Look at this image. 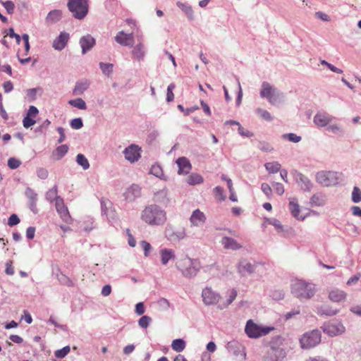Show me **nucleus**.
I'll use <instances>...</instances> for the list:
<instances>
[{"label": "nucleus", "instance_id": "obj_41", "mask_svg": "<svg viewBox=\"0 0 361 361\" xmlns=\"http://www.w3.org/2000/svg\"><path fill=\"white\" fill-rule=\"evenodd\" d=\"M327 130L336 135H342L343 134V130L342 126L338 123H331L327 126Z\"/></svg>", "mask_w": 361, "mask_h": 361}, {"label": "nucleus", "instance_id": "obj_63", "mask_svg": "<svg viewBox=\"0 0 361 361\" xmlns=\"http://www.w3.org/2000/svg\"><path fill=\"white\" fill-rule=\"evenodd\" d=\"M273 187H274L276 192L279 195H282L285 192L284 187H283V184H281L280 183H274L273 184Z\"/></svg>", "mask_w": 361, "mask_h": 361}, {"label": "nucleus", "instance_id": "obj_38", "mask_svg": "<svg viewBox=\"0 0 361 361\" xmlns=\"http://www.w3.org/2000/svg\"><path fill=\"white\" fill-rule=\"evenodd\" d=\"M264 167L268 172L276 173L280 171L281 165L278 161H271L266 163Z\"/></svg>", "mask_w": 361, "mask_h": 361}, {"label": "nucleus", "instance_id": "obj_53", "mask_svg": "<svg viewBox=\"0 0 361 361\" xmlns=\"http://www.w3.org/2000/svg\"><path fill=\"white\" fill-rule=\"evenodd\" d=\"M90 84L87 80H82L77 82L73 90H85L89 88Z\"/></svg>", "mask_w": 361, "mask_h": 361}, {"label": "nucleus", "instance_id": "obj_10", "mask_svg": "<svg viewBox=\"0 0 361 361\" xmlns=\"http://www.w3.org/2000/svg\"><path fill=\"white\" fill-rule=\"evenodd\" d=\"M166 238L171 242L180 241L187 238L185 228L182 227L175 228L171 225H168L164 231Z\"/></svg>", "mask_w": 361, "mask_h": 361}, {"label": "nucleus", "instance_id": "obj_11", "mask_svg": "<svg viewBox=\"0 0 361 361\" xmlns=\"http://www.w3.org/2000/svg\"><path fill=\"white\" fill-rule=\"evenodd\" d=\"M142 149L137 145L131 144L123 151L125 159L130 163L137 162L141 157Z\"/></svg>", "mask_w": 361, "mask_h": 361}, {"label": "nucleus", "instance_id": "obj_46", "mask_svg": "<svg viewBox=\"0 0 361 361\" xmlns=\"http://www.w3.org/2000/svg\"><path fill=\"white\" fill-rule=\"evenodd\" d=\"M351 198L354 203L361 202V190L358 187L353 188Z\"/></svg>", "mask_w": 361, "mask_h": 361}, {"label": "nucleus", "instance_id": "obj_17", "mask_svg": "<svg viewBox=\"0 0 361 361\" xmlns=\"http://www.w3.org/2000/svg\"><path fill=\"white\" fill-rule=\"evenodd\" d=\"M161 264L166 266L171 261L176 259V252L172 248L163 247L159 251Z\"/></svg>", "mask_w": 361, "mask_h": 361}, {"label": "nucleus", "instance_id": "obj_44", "mask_svg": "<svg viewBox=\"0 0 361 361\" xmlns=\"http://www.w3.org/2000/svg\"><path fill=\"white\" fill-rule=\"evenodd\" d=\"M68 103L79 109H85L87 106L84 100L80 98H78L75 99H72L68 102Z\"/></svg>", "mask_w": 361, "mask_h": 361}, {"label": "nucleus", "instance_id": "obj_9", "mask_svg": "<svg viewBox=\"0 0 361 361\" xmlns=\"http://www.w3.org/2000/svg\"><path fill=\"white\" fill-rule=\"evenodd\" d=\"M321 328L324 334L331 337L342 335L345 331V326L340 321L325 322Z\"/></svg>", "mask_w": 361, "mask_h": 361}, {"label": "nucleus", "instance_id": "obj_33", "mask_svg": "<svg viewBox=\"0 0 361 361\" xmlns=\"http://www.w3.org/2000/svg\"><path fill=\"white\" fill-rule=\"evenodd\" d=\"M338 312V310L333 309L329 306H322L317 309V313L320 316H334Z\"/></svg>", "mask_w": 361, "mask_h": 361}, {"label": "nucleus", "instance_id": "obj_37", "mask_svg": "<svg viewBox=\"0 0 361 361\" xmlns=\"http://www.w3.org/2000/svg\"><path fill=\"white\" fill-rule=\"evenodd\" d=\"M171 348L173 350L180 353L185 348V342L181 338H177L172 341Z\"/></svg>", "mask_w": 361, "mask_h": 361}, {"label": "nucleus", "instance_id": "obj_19", "mask_svg": "<svg viewBox=\"0 0 361 361\" xmlns=\"http://www.w3.org/2000/svg\"><path fill=\"white\" fill-rule=\"evenodd\" d=\"M329 299L335 303L343 302L346 300L347 293L338 288H333L329 290Z\"/></svg>", "mask_w": 361, "mask_h": 361}, {"label": "nucleus", "instance_id": "obj_34", "mask_svg": "<svg viewBox=\"0 0 361 361\" xmlns=\"http://www.w3.org/2000/svg\"><path fill=\"white\" fill-rule=\"evenodd\" d=\"M149 173L152 175H154V176L164 180H166V177L164 176L162 168L160 165L157 164H153L149 170Z\"/></svg>", "mask_w": 361, "mask_h": 361}, {"label": "nucleus", "instance_id": "obj_4", "mask_svg": "<svg viewBox=\"0 0 361 361\" xmlns=\"http://www.w3.org/2000/svg\"><path fill=\"white\" fill-rule=\"evenodd\" d=\"M322 334L318 329L305 333L300 339V347L308 350L316 347L321 342Z\"/></svg>", "mask_w": 361, "mask_h": 361}, {"label": "nucleus", "instance_id": "obj_3", "mask_svg": "<svg viewBox=\"0 0 361 361\" xmlns=\"http://www.w3.org/2000/svg\"><path fill=\"white\" fill-rule=\"evenodd\" d=\"M176 267L184 277L190 279L197 274L200 265L197 260L185 256L176 262Z\"/></svg>", "mask_w": 361, "mask_h": 361}, {"label": "nucleus", "instance_id": "obj_6", "mask_svg": "<svg viewBox=\"0 0 361 361\" xmlns=\"http://www.w3.org/2000/svg\"><path fill=\"white\" fill-rule=\"evenodd\" d=\"M340 176L336 171H322L316 174V181L324 187H331L339 183Z\"/></svg>", "mask_w": 361, "mask_h": 361}, {"label": "nucleus", "instance_id": "obj_14", "mask_svg": "<svg viewBox=\"0 0 361 361\" xmlns=\"http://www.w3.org/2000/svg\"><path fill=\"white\" fill-rule=\"evenodd\" d=\"M207 221L206 214L199 209H195L189 217L190 227L200 228L203 226Z\"/></svg>", "mask_w": 361, "mask_h": 361}, {"label": "nucleus", "instance_id": "obj_47", "mask_svg": "<svg viewBox=\"0 0 361 361\" xmlns=\"http://www.w3.org/2000/svg\"><path fill=\"white\" fill-rule=\"evenodd\" d=\"M152 322V318L144 315L138 320V325L142 329H147Z\"/></svg>", "mask_w": 361, "mask_h": 361}, {"label": "nucleus", "instance_id": "obj_1", "mask_svg": "<svg viewBox=\"0 0 361 361\" xmlns=\"http://www.w3.org/2000/svg\"><path fill=\"white\" fill-rule=\"evenodd\" d=\"M140 219L149 226H161L167 221V214L160 206L152 204L146 206L141 212Z\"/></svg>", "mask_w": 361, "mask_h": 361}, {"label": "nucleus", "instance_id": "obj_8", "mask_svg": "<svg viewBox=\"0 0 361 361\" xmlns=\"http://www.w3.org/2000/svg\"><path fill=\"white\" fill-rule=\"evenodd\" d=\"M202 302L206 306L219 305L222 297L221 294L210 286H206L202 290Z\"/></svg>", "mask_w": 361, "mask_h": 361}, {"label": "nucleus", "instance_id": "obj_12", "mask_svg": "<svg viewBox=\"0 0 361 361\" xmlns=\"http://www.w3.org/2000/svg\"><path fill=\"white\" fill-rule=\"evenodd\" d=\"M286 353L283 348L271 346L264 356V361H283Z\"/></svg>", "mask_w": 361, "mask_h": 361}, {"label": "nucleus", "instance_id": "obj_29", "mask_svg": "<svg viewBox=\"0 0 361 361\" xmlns=\"http://www.w3.org/2000/svg\"><path fill=\"white\" fill-rule=\"evenodd\" d=\"M221 242L224 247L227 250H237L242 247V245L235 239L230 237H223Z\"/></svg>", "mask_w": 361, "mask_h": 361}, {"label": "nucleus", "instance_id": "obj_7", "mask_svg": "<svg viewBox=\"0 0 361 361\" xmlns=\"http://www.w3.org/2000/svg\"><path fill=\"white\" fill-rule=\"evenodd\" d=\"M68 7L73 16L78 19L84 18L88 12V4L86 0H69Z\"/></svg>", "mask_w": 361, "mask_h": 361}, {"label": "nucleus", "instance_id": "obj_62", "mask_svg": "<svg viewBox=\"0 0 361 361\" xmlns=\"http://www.w3.org/2000/svg\"><path fill=\"white\" fill-rule=\"evenodd\" d=\"M25 195L29 199V201L37 200V194L30 188L26 189Z\"/></svg>", "mask_w": 361, "mask_h": 361}, {"label": "nucleus", "instance_id": "obj_43", "mask_svg": "<svg viewBox=\"0 0 361 361\" xmlns=\"http://www.w3.org/2000/svg\"><path fill=\"white\" fill-rule=\"evenodd\" d=\"M267 222L269 224L273 226L278 232L281 233V232L284 231L283 226L281 224V222L278 219H274V218L268 219H267Z\"/></svg>", "mask_w": 361, "mask_h": 361}, {"label": "nucleus", "instance_id": "obj_42", "mask_svg": "<svg viewBox=\"0 0 361 361\" xmlns=\"http://www.w3.org/2000/svg\"><path fill=\"white\" fill-rule=\"evenodd\" d=\"M76 161L84 170H87L90 168V164L87 159L82 154H78L77 155Z\"/></svg>", "mask_w": 361, "mask_h": 361}, {"label": "nucleus", "instance_id": "obj_20", "mask_svg": "<svg viewBox=\"0 0 361 361\" xmlns=\"http://www.w3.org/2000/svg\"><path fill=\"white\" fill-rule=\"evenodd\" d=\"M261 97L266 98L272 105H276L283 101V97L280 92H260Z\"/></svg>", "mask_w": 361, "mask_h": 361}, {"label": "nucleus", "instance_id": "obj_26", "mask_svg": "<svg viewBox=\"0 0 361 361\" xmlns=\"http://www.w3.org/2000/svg\"><path fill=\"white\" fill-rule=\"evenodd\" d=\"M176 164L178 166V174H188L192 169L190 161L185 157L178 158Z\"/></svg>", "mask_w": 361, "mask_h": 361}, {"label": "nucleus", "instance_id": "obj_2", "mask_svg": "<svg viewBox=\"0 0 361 361\" xmlns=\"http://www.w3.org/2000/svg\"><path fill=\"white\" fill-rule=\"evenodd\" d=\"M290 291L294 297L303 300L311 299L315 295L317 289L314 283L296 279L291 283Z\"/></svg>", "mask_w": 361, "mask_h": 361}, {"label": "nucleus", "instance_id": "obj_61", "mask_svg": "<svg viewBox=\"0 0 361 361\" xmlns=\"http://www.w3.org/2000/svg\"><path fill=\"white\" fill-rule=\"evenodd\" d=\"M19 222H20V219L15 214L11 215V216L9 217V219L8 220V224L10 226H16V225L18 224Z\"/></svg>", "mask_w": 361, "mask_h": 361}, {"label": "nucleus", "instance_id": "obj_48", "mask_svg": "<svg viewBox=\"0 0 361 361\" xmlns=\"http://www.w3.org/2000/svg\"><path fill=\"white\" fill-rule=\"evenodd\" d=\"M214 194L216 199L219 201H224L226 200V195L224 194V190L220 186H216L214 188Z\"/></svg>", "mask_w": 361, "mask_h": 361}, {"label": "nucleus", "instance_id": "obj_60", "mask_svg": "<svg viewBox=\"0 0 361 361\" xmlns=\"http://www.w3.org/2000/svg\"><path fill=\"white\" fill-rule=\"evenodd\" d=\"M238 133L245 137H250L253 135V133L250 132V130L245 129L243 127H242L240 125L238 126Z\"/></svg>", "mask_w": 361, "mask_h": 361}, {"label": "nucleus", "instance_id": "obj_39", "mask_svg": "<svg viewBox=\"0 0 361 361\" xmlns=\"http://www.w3.org/2000/svg\"><path fill=\"white\" fill-rule=\"evenodd\" d=\"M203 182V178L198 173H191L187 180V183L190 185L200 184Z\"/></svg>", "mask_w": 361, "mask_h": 361}, {"label": "nucleus", "instance_id": "obj_31", "mask_svg": "<svg viewBox=\"0 0 361 361\" xmlns=\"http://www.w3.org/2000/svg\"><path fill=\"white\" fill-rule=\"evenodd\" d=\"M133 58L137 61H141L145 57V46L142 43H139L133 47L132 51Z\"/></svg>", "mask_w": 361, "mask_h": 361}, {"label": "nucleus", "instance_id": "obj_24", "mask_svg": "<svg viewBox=\"0 0 361 361\" xmlns=\"http://www.w3.org/2000/svg\"><path fill=\"white\" fill-rule=\"evenodd\" d=\"M288 208L291 214L295 219L300 221H303L305 219V216H302L300 214V206L295 197L289 198Z\"/></svg>", "mask_w": 361, "mask_h": 361}, {"label": "nucleus", "instance_id": "obj_32", "mask_svg": "<svg viewBox=\"0 0 361 361\" xmlns=\"http://www.w3.org/2000/svg\"><path fill=\"white\" fill-rule=\"evenodd\" d=\"M62 13L60 10H54L50 11L47 18L46 23L47 24H53L58 22L61 18Z\"/></svg>", "mask_w": 361, "mask_h": 361}, {"label": "nucleus", "instance_id": "obj_54", "mask_svg": "<svg viewBox=\"0 0 361 361\" xmlns=\"http://www.w3.org/2000/svg\"><path fill=\"white\" fill-rule=\"evenodd\" d=\"M140 246L142 247V250H144V255L145 257H149V252L152 250V245L145 240H142L140 242Z\"/></svg>", "mask_w": 361, "mask_h": 361}, {"label": "nucleus", "instance_id": "obj_64", "mask_svg": "<svg viewBox=\"0 0 361 361\" xmlns=\"http://www.w3.org/2000/svg\"><path fill=\"white\" fill-rule=\"evenodd\" d=\"M3 5L8 13H13L15 5L11 1H6L3 3Z\"/></svg>", "mask_w": 361, "mask_h": 361}, {"label": "nucleus", "instance_id": "obj_23", "mask_svg": "<svg viewBox=\"0 0 361 361\" xmlns=\"http://www.w3.org/2000/svg\"><path fill=\"white\" fill-rule=\"evenodd\" d=\"M115 40L123 46H132L134 42V37L132 33L126 34L121 31L115 37Z\"/></svg>", "mask_w": 361, "mask_h": 361}, {"label": "nucleus", "instance_id": "obj_49", "mask_svg": "<svg viewBox=\"0 0 361 361\" xmlns=\"http://www.w3.org/2000/svg\"><path fill=\"white\" fill-rule=\"evenodd\" d=\"M70 350L71 349L69 346H65L62 349L56 350L54 355L57 358H63L68 355V353L70 352Z\"/></svg>", "mask_w": 361, "mask_h": 361}, {"label": "nucleus", "instance_id": "obj_57", "mask_svg": "<svg viewBox=\"0 0 361 361\" xmlns=\"http://www.w3.org/2000/svg\"><path fill=\"white\" fill-rule=\"evenodd\" d=\"M36 121L32 117L25 116L23 120V126L25 128H29L35 124Z\"/></svg>", "mask_w": 361, "mask_h": 361}, {"label": "nucleus", "instance_id": "obj_27", "mask_svg": "<svg viewBox=\"0 0 361 361\" xmlns=\"http://www.w3.org/2000/svg\"><path fill=\"white\" fill-rule=\"evenodd\" d=\"M69 39V35L66 32H61L59 36L54 39L53 47L56 50H62L67 44Z\"/></svg>", "mask_w": 361, "mask_h": 361}, {"label": "nucleus", "instance_id": "obj_55", "mask_svg": "<svg viewBox=\"0 0 361 361\" xmlns=\"http://www.w3.org/2000/svg\"><path fill=\"white\" fill-rule=\"evenodd\" d=\"M99 66L103 72L106 75H109L112 72L113 65L111 63H100Z\"/></svg>", "mask_w": 361, "mask_h": 361}, {"label": "nucleus", "instance_id": "obj_21", "mask_svg": "<svg viewBox=\"0 0 361 361\" xmlns=\"http://www.w3.org/2000/svg\"><path fill=\"white\" fill-rule=\"evenodd\" d=\"M141 195V188L139 185L133 184L127 188L123 194L125 199L129 202L134 201Z\"/></svg>", "mask_w": 361, "mask_h": 361}, {"label": "nucleus", "instance_id": "obj_51", "mask_svg": "<svg viewBox=\"0 0 361 361\" xmlns=\"http://www.w3.org/2000/svg\"><path fill=\"white\" fill-rule=\"evenodd\" d=\"M58 197H57V188L56 186L49 190L46 194V198L51 202H52L53 200L56 201V198Z\"/></svg>", "mask_w": 361, "mask_h": 361}, {"label": "nucleus", "instance_id": "obj_50", "mask_svg": "<svg viewBox=\"0 0 361 361\" xmlns=\"http://www.w3.org/2000/svg\"><path fill=\"white\" fill-rule=\"evenodd\" d=\"M283 137L294 143L299 142L302 140V137L300 136L292 133L284 134L283 135Z\"/></svg>", "mask_w": 361, "mask_h": 361}, {"label": "nucleus", "instance_id": "obj_40", "mask_svg": "<svg viewBox=\"0 0 361 361\" xmlns=\"http://www.w3.org/2000/svg\"><path fill=\"white\" fill-rule=\"evenodd\" d=\"M255 113L261 118L262 120L266 121H272L274 118L271 116V114L265 109L257 108L255 110Z\"/></svg>", "mask_w": 361, "mask_h": 361}, {"label": "nucleus", "instance_id": "obj_28", "mask_svg": "<svg viewBox=\"0 0 361 361\" xmlns=\"http://www.w3.org/2000/svg\"><path fill=\"white\" fill-rule=\"evenodd\" d=\"M169 190L164 188L154 193V200L159 203L166 204L169 202Z\"/></svg>", "mask_w": 361, "mask_h": 361}, {"label": "nucleus", "instance_id": "obj_56", "mask_svg": "<svg viewBox=\"0 0 361 361\" xmlns=\"http://www.w3.org/2000/svg\"><path fill=\"white\" fill-rule=\"evenodd\" d=\"M261 190L264 192V194L267 196L268 199H269L272 195V190L269 184L266 183H263L261 185Z\"/></svg>", "mask_w": 361, "mask_h": 361}, {"label": "nucleus", "instance_id": "obj_30", "mask_svg": "<svg viewBox=\"0 0 361 361\" xmlns=\"http://www.w3.org/2000/svg\"><path fill=\"white\" fill-rule=\"evenodd\" d=\"M326 197L323 193H315L314 194L310 200V204L312 207H324L326 204Z\"/></svg>", "mask_w": 361, "mask_h": 361}, {"label": "nucleus", "instance_id": "obj_15", "mask_svg": "<svg viewBox=\"0 0 361 361\" xmlns=\"http://www.w3.org/2000/svg\"><path fill=\"white\" fill-rule=\"evenodd\" d=\"M227 350L231 353L234 356L239 358L240 361H245L246 359V353L244 346L233 341L228 342L226 345Z\"/></svg>", "mask_w": 361, "mask_h": 361}, {"label": "nucleus", "instance_id": "obj_5", "mask_svg": "<svg viewBox=\"0 0 361 361\" xmlns=\"http://www.w3.org/2000/svg\"><path fill=\"white\" fill-rule=\"evenodd\" d=\"M272 330L273 327L264 326L258 325L255 323L252 319H249L245 327V332L247 336L250 338H257L269 334Z\"/></svg>", "mask_w": 361, "mask_h": 361}, {"label": "nucleus", "instance_id": "obj_18", "mask_svg": "<svg viewBox=\"0 0 361 361\" xmlns=\"http://www.w3.org/2000/svg\"><path fill=\"white\" fill-rule=\"evenodd\" d=\"M295 179L298 186L305 192H310L313 184L311 180L300 172L295 171Z\"/></svg>", "mask_w": 361, "mask_h": 361}, {"label": "nucleus", "instance_id": "obj_22", "mask_svg": "<svg viewBox=\"0 0 361 361\" xmlns=\"http://www.w3.org/2000/svg\"><path fill=\"white\" fill-rule=\"evenodd\" d=\"M56 209L58 213L60 214L62 219L65 222L68 223L69 221L71 220V216L69 215L68 209L66 207V206L63 204V201L62 198H61V197L56 198Z\"/></svg>", "mask_w": 361, "mask_h": 361}, {"label": "nucleus", "instance_id": "obj_45", "mask_svg": "<svg viewBox=\"0 0 361 361\" xmlns=\"http://www.w3.org/2000/svg\"><path fill=\"white\" fill-rule=\"evenodd\" d=\"M177 5L183 11H184V13L188 16L189 18H192L193 11L191 6L180 2H178Z\"/></svg>", "mask_w": 361, "mask_h": 361}, {"label": "nucleus", "instance_id": "obj_16", "mask_svg": "<svg viewBox=\"0 0 361 361\" xmlns=\"http://www.w3.org/2000/svg\"><path fill=\"white\" fill-rule=\"evenodd\" d=\"M335 119L331 115L325 112H318L313 118L314 123L319 127H327Z\"/></svg>", "mask_w": 361, "mask_h": 361}, {"label": "nucleus", "instance_id": "obj_58", "mask_svg": "<svg viewBox=\"0 0 361 361\" xmlns=\"http://www.w3.org/2000/svg\"><path fill=\"white\" fill-rule=\"evenodd\" d=\"M21 162L20 161H19L18 159H16V158H10L8 160V166L10 169H16L17 168H18L20 165Z\"/></svg>", "mask_w": 361, "mask_h": 361}, {"label": "nucleus", "instance_id": "obj_13", "mask_svg": "<svg viewBox=\"0 0 361 361\" xmlns=\"http://www.w3.org/2000/svg\"><path fill=\"white\" fill-rule=\"evenodd\" d=\"M257 267V264L252 263L246 259H241L237 264V271L240 276H245L255 273Z\"/></svg>", "mask_w": 361, "mask_h": 361}, {"label": "nucleus", "instance_id": "obj_59", "mask_svg": "<svg viewBox=\"0 0 361 361\" xmlns=\"http://www.w3.org/2000/svg\"><path fill=\"white\" fill-rule=\"evenodd\" d=\"M82 126H83L82 121L80 118H74L71 121V126L73 129H76V130L80 129L82 127Z\"/></svg>", "mask_w": 361, "mask_h": 361}, {"label": "nucleus", "instance_id": "obj_52", "mask_svg": "<svg viewBox=\"0 0 361 361\" xmlns=\"http://www.w3.org/2000/svg\"><path fill=\"white\" fill-rule=\"evenodd\" d=\"M178 109L181 111L183 114L185 116H188L191 113H193L194 111H195L196 110H197L199 109V107L197 106H191L190 108H187V109H185L183 105L181 104H178Z\"/></svg>", "mask_w": 361, "mask_h": 361}, {"label": "nucleus", "instance_id": "obj_25", "mask_svg": "<svg viewBox=\"0 0 361 361\" xmlns=\"http://www.w3.org/2000/svg\"><path fill=\"white\" fill-rule=\"evenodd\" d=\"M80 44L82 48V53L85 54L94 47L95 39L90 35H87L80 38Z\"/></svg>", "mask_w": 361, "mask_h": 361}, {"label": "nucleus", "instance_id": "obj_35", "mask_svg": "<svg viewBox=\"0 0 361 361\" xmlns=\"http://www.w3.org/2000/svg\"><path fill=\"white\" fill-rule=\"evenodd\" d=\"M238 295V292L235 289L233 288L228 292V298L226 302H224L222 304L219 305V308L222 310L224 308L227 307L229 305H231L236 298Z\"/></svg>", "mask_w": 361, "mask_h": 361}, {"label": "nucleus", "instance_id": "obj_36", "mask_svg": "<svg viewBox=\"0 0 361 361\" xmlns=\"http://www.w3.org/2000/svg\"><path fill=\"white\" fill-rule=\"evenodd\" d=\"M68 147L66 145L59 146L53 152V157L55 160L61 159L68 152Z\"/></svg>", "mask_w": 361, "mask_h": 361}]
</instances>
